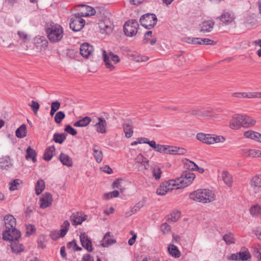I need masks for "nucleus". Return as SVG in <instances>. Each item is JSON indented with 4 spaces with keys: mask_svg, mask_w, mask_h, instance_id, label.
<instances>
[{
    "mask_svg": "<svg viewBox=\"0 0 261 261\" xmlns=\"http://www.w3.org/2000/svg\"><path fill=\"white\" fill-rule=\"evenodd\" d=\"M223 239L227 245L233 244L235 242L233 234L231 233L225 234L223 237Z\"/></svg>",
    "mask_w": 261,
    "mask_h": 261,
    "instance_id": "obj_39",
    "label": "nucleus"
},
{
    "mask_svg": "<svg viewBox=\"0 0 261 261\" xmlns=\"http://www.w3.org/2000/svg\"><path fill=\"white\" fill-rule=\"evenodd\" d=\"M35 43L37 47H40L41 49H45L48 44V41L44 36H37L35 37Z\"/></svg>",
    "mask_w": 261,
    "mask_h": 261,
    "instance_id": "obj_26",
    "label": "nucleus"
},
{
    "mask_svg": "<svg viewBox=\"0 0 261 261\" xmlns=\"http://www.w3.org/2000/svg\"><path fill=\"white\" fill-rule=\"evenodd\" d=\"M161 231L165 234L170 231L171 227L167 223H164L161 226Z\"/></svg>",
    "mask_w": 261,
    "mask_h": 261,
    "instance_id": "obj_52",
    "label": "nucleus"
},
{
    "mask_svg": "<svg viewBox=\"0 0 261 261\" xmlns=\"http://www.w3.org/2000/svg\"><path fill=\"white\" fill-rule=\"evenodd\" d=\"M242 127H250L254 126L256 121L253 118L247 115H242Z\"/></svg>",
    "mask_w": 261,
    "mask_h": 261,
    "instance_id": "obj_24",
    "label": "nucleus"
},
{
    "mask_svg": "<svg viewBox=\"0 0 261 261\" xmlns=\"http://www.w3.org/2000/svg\"><path fill=\"white\" fill-rule=\"evenodd\" d=\"M98 122H97L95 126L96 127V130L97 132L105 134L106 133V127L107 125V123L106 121L101 117H99L98 118Z\"/></svg>",
    "mask_w": 261,
    "mask_h": 261,
    "instance_id": "obj_23",
    "label": "nucleus"
},
{
    "mask_svg": "<svg viewBox=\"0 0 261 261\" xmlns=\"http://www.w3.org/2000/svg\"><path fill=\"white\" fill-rule=\"evenodd\" d=\"M112 31V29L111 26H109L108 24H106V25H105L104 29H103L101 33H106V34H109Z\"/></svg>",
    "mask_w": 261,
    "mask_h": 261,
    "instance_id": "obj_62",
    "label": "nucleus"
},
{
    "mask_svg": "<svg viewBox=\"0 0 261 261\" xmlns=\"http://www.w3.org/2000/svg\"><path fill=\"white\" fill-rule=\"evenodd\" d=\"M65 131L71 134L72 136H75L77 134L76 130L72 127L70 125H67L64 129Z\"/></svg>",
    "mask_w": 261,
    "mask_h": 261,
    "instance_id": "obj_50",
    "label": "nucleus"
},
{
    "mask_svg": "<svg viewBox=\"0 0 261 261\" xmlns=\"http://www.w3.org/2000/svg\"><path fill=\"white\" fill-rule=\"evenodd\" d=\"M185 166L187 170L192 171L196 170L198 168V166L193 162L187 160V162L185 163Z\"/></svg>",
    "mask_w": 261,
    "mask_h": 261,
    "instance_id": "obj_40",
    "label": "nucleus"
},
{
    "mask_svg": "<svg viewBox=\"0 0 261 261\" xmlns=\"http://www.w3.org/2000/svg\"><path fill=\"white\" fill-rule=\"evenodd\" d=\"M67 135L64 133H55L53 136V140L59 144H62L66 139Z\"/></svg>",
    "mask_w": 261,
    "mask_h": 261,
    "instance_id": "obj_37",
    "label": "nucleus"
},
{
    "mask_svg": "<svg viewBox=\"0 0 261 261\" xmlns=\"http://www.w3.org/2000/svg\"><path fill=\"white\" fill-rule=\"evenodd\" d=\"M45 189V182L42 179H39L35 185V193L39 195Z\"/></svg>",
    "mask_w": 261,
    "mask_h": 261,
    "instance_id": "obj_35",
    "label": "nucleus"
},
{
    "mask_svg": "<svg viewBox=\"0 0 261 261\" xmlns=\"http://www.w3.org/2000/svg\"><path fill=\"white\" fill-rule=\"evenodd\" d=\"M81 261H94L93 258L89 254L84 255Z\"/></svg>",
    "mask_w": 261,
    "mask_h": 261,
    "instance_id": "obj_64",
    "label": "nucleus"
},
{
    "mask_svg": "<svg viewBox=\"0 0 261 261\" xmlns=\"http://www.w3.org/2000/svg\"><path fill=\"white\" fill-rule=\"evenodd\" d=\"M116 242L115 239L110 232H107L105 235L101 245L104 247H108L109 246L115 244Z\"/></svg>",
    "mask_w": 261,
    "mask_h": 261,
    "instance_id": "obj_22",
    "label": "nucleus"
},
{
    "mask_svg": "<svg viewBox=\"0 0 261 261\" xmlns=\"http://www.w3.org/2000/svg\"><path fill=\"white\" fill-rule=\"evenodd\" d=\"M29 106L31 107V110L34 112V114L36 115L40 107L39 103L37 101L32 100L31 101V103L29 104Z\"/></svg>",
    "mask_w": 261,
    "mask_h": 261,
    "instance_id": "obj_43",
    "label": "nucleus"
},
{
    "mask_svg": "<svg viewBox=\"0 0 261 261\" xmlns=\"http://www.w3.org/2000/svg\"><path fill=\"white\" fill-rule=\"evenodd\" d=\"M102 56L106 68L110 71L114 70L115 68V65L120 62L119 57L112 51L107 53L103 50Z\"/></svg>",
    "mask_w": 261,
    "mask_h": 261,
    "instance_id": "obj_4",
    "label": "nucleus"
},
{
    "mask_svg": "<svg viewBox=\"0 0 261 261\" xmlns=\"http://www.w3.org/2000/svg\"><path fill=\"white\" fill-rule=\"evenodd\" d=\"M59 160L64 165L67 167H71L73 165V162L71 158L65 153H61Z\"/></svg>",
    "mask_w": 261,
    "mask_h": 261,
    "instance_id": "obj_29",
    "label": "nucleus"
},
{
    "mask_svg": "<svg viewBox=\"0 0 261 261\" xmlns=\"http://www.w3.org/2000/svg\"><path fill=\"white\" fill-rule=\"evenodd\" d=\"M181 189L176 179H171L162 183L156 190L158 195H164L168 192L174 189Z\"/></svg>",
    "mask_w": 261,
    "mask_h": 261,
    "instance_id": "obj_5",
    "label": "nucleus"
},
{
    "mask_svg": "<svg viewBox=\"0 0 261 261\" xmlns=\"http://www.w3.org/2000/svg\"><path fill=\"white\" fill-rule=\"evenodd\" d=\"M212 112L210 109L202 108L201 117H212Z\"/></svg>",
    "mask_w": 261,
    "mask_h": 261,
    "instance_id": "obj_51",
    "label": "nucleus"
},
{
    "mask_svg": "<svg viewBox=\"0 0 261 261\" xmlns=\"http://www.w3.org/2000/svg\"><path fill=\"white\" fill-rule=\"evenodd\" d=\"M253 253L257 258L258 261H261V246L257 245L254 248Z\"/></svg>",
    "mask_w": 261,
    "mask_h": 261,
    "instance_id": "obj_49",
    "label": "nucleus"
},
{
    "mask_svg": "<svg viewBox=\"0 0 261 261\" xmlns=\"http://www.w3.org/2000/svg\"><path fill=\"white\" fill-rule=\"evenodd\" d=\"M45 32L49 41L52 43L59 42L63 38V28L60 24L53 22L46 24Z\"/></svg>",
    "mask_w": 261,
    "mask_h": 261,
    "instance_id": "obj_1",
    "label": "nucleus"
},
{
    "mask_svg": "<svg viewBox=\"0 0 261 261\" xmlns=\"http://www.w3.org/2000/svg\"><path fill=\"white\" fill-rule=\"evenodd\" d=\"M166 148L167 145H161V144H157L156 146V148H155V150L156 151L161 152V153H166Z\"/></svg>",
    "mask_w": 261,
    "mask_h": 261,
    "instance_id": "obj_54",
    "label": "nucleus"
},
{
    "mask_svg": "<svg viewBox=\"0 0 261 261\" xmlns=\"http://www.w3.org/2000/svg\"><path fill=\"white\" fill-rule=\"evenodd\" d=\"M76 243L75 240H73L71 242H68L67 244V248L71 251H74V249L76 247Z\"/></svg>",
    "mask_w": 261,
    "mask_h": 261,
    "instance_id": "obj_58",
    "label": "nucleus"
},
{
    "mask_svg": "<svg viewBox=\"0 0 261 261\" xmlns=\"http://www.w3.org/2000/svg\"><path fill=\"white\" fill-rule=\"evenodd\" d=\"M174 155H184L187 153V150L183 147L175 146Z\"/></svg>",
    "mask_w": 261,
    "mask_h": 261,
    "instance_id": "obj_46",
    "label": "nucleus"
},
{
    "mask_svg": "<svg viewBox=\"0 0 261 261\" xmlns=\"http://www.w3.org/2000/svg\"><path fill=\"white\" fill-rule=\"evenodd\" d=\"M157 18L155 14L147 13L142 16L140 19L141 24L147 29H151L156 24Z\"/></svg>",
    "mask_w": 261,
    "mask_h": 261,
    "instance_id": "obj_7",
    "label": "nucleus"
},
{
    "mask_svg": "<svg viewBox=\"0 0 261 261\" xmlns=\"http://www.w3.org/2000/svg\"><path fill=\"white\" fill-rule=\"evenodd\" d=\"M261 98V92H248L247 98Z\"/></svg>",
    "mask_w": 261,
    "mask_h": 261,
    "instance_id": "obj_56",
    "label": "nucleus"
},
{
    "mask_svg": "<svg viewBox=\"0 0 261 261\" xmlns=\"http://www.w3.org/2000/svg\"><path fill=\"white\" fill-rule=\"evenodd\" d=\"M196 139L208 145L214 144L217 143H223L226 139L222 136H218L214 134H204L203 133H198L196 135Z\"/></svg>",
    "mask_w": 261,
    "mask_h": 261,
    "instance_id": "obj_3",
    "label": "nucleus"
},
{
    "mask_svg": "<svg viewBox=\"0 0 261 261\" xmlns=\"http://www.w3.org/2000/svg\"><path fill=\"white\" fill-rule=\"evenodd\" d=\"M169 253L175 258H178L180 256V252L177 247L173 244H170L168 247Z\"/></svg>",
    "mask_w": 261,
    "mask_h": 261,
    "instance_id": "obj_34",
    "label": "nucleus"
},
{
    "mask_svg": "<svg viewBox=\"0 0 261 261\" xmlns=\"http://www.w3.org/2000/svg\"><path fill=\"white\" fill-rule=\"evenodd\" d=\"M11 242V248L13 252L19 253L23 251V247L20 244L18 240H15Z\"/></svg>",
    "mask_w": 261,
    "mask_h": 261,
    "instance_id": "obj_30",
    "label": "nucleus"
},
{
    "mask_svg": "<svg viewBox=\"0 0 261 261\" xmlns=\"http://www.w3.org/2000/svg\"><path fill=\"white\" fill-rule=\"evenodd\" d=\"M6 229L14 228L16 227V221L11 215H6L4 218Z\"/></svg>",
    "mask_w": 261,
    "mask_h": 261,
    "instance_id": "obj_25",
    "label": "nucleus"
},
{
    "mask_svg": "<svg viewBox=\"0 0 261 261\" xmlns=\"http://www.w3.org/2000/svg\"><path fill=\"white\" fill-rule=\"evenodd\" d=\"M135 160L136 163L141 165L144 167L145 169H147L149 168V161L142 153H139L135 158Z\"/></svg>",
    "mask_w": 261,
    "mask_h": 261,
    "instance_id": "obj_27",
    "label": "nucleus"
},
{
    "mask_svg": "<svg viewBox=\"0 0 261 261\" xmlns=\"http://www.w3.org/2000/svg\"><path fill=\"white\" fill-rule=\"evenodd\" d=\"M55 154V148L54 146H51L45 150L43 155V159L45 161H49Z\"/></svg>",
    "mask_w": 261,
    "mask_h": 261,
    "instance_id": "obj_33",
    "label": "nucleus"
},
{
    "mask_svg": "<svg viewBox=\"0 0 261 261\" xmlns=\"http://www.w3.org/2000/svg\"><path fill=\"white\" fill-rule=\"evenodd\" d=\"M242 115L235 114L234 115L230 122L229 127L232 129L237 130L242 127Z\"/></svg>",
    "mask_w": 261,
    "mask_h": 261,
    "instance_id": "obj_14",
    "label": "nucleus"
},
{
    "mask_svg": "<svg viewBox=\"0 0 261 261\" xmlns=\"http://www.w3.org/2000/svg\"><path fill=\"white\" fill-rule=\"evenodd\" d=\"M180 216V213L179 212H177L175 214H172L171 217L170 218V220L172 222H176L177 221Z\"/></svg>",
    "mask_w": 261,
    "mask_h": 261,
    "instance_id": "obj_60",
    "label": "nucleus"
},
{
    "mask_svg": "<svg viewBox=\"0 0 261 261\" xmlns=\"http://www.w3.org/2000/svg\"><path fill=\"white\" fill-rule=\"evenodd\" d=\"M87 216L83 215L82 213H73L70 216V220L73 225H80L86 219Z\"/></svg>",
    "mask_w": 261,
    "mask_h": 261,
    "instance_id": "obj_18",
    "label": "nucleus"
},
{
    "mask_svg": "<svg viewBox=\"0 0 261 261\" xmlns=\"http://www.w3.org/2000/svg\"><path fill=\"white\" fill-rule=\"evenodd\" d=\"M190 199L199 202L206 203L215 199L214 193L208 189H198L189 195Z\"/></svg>",
    "mask_w": 261,
    "mask_h": 261,
    "instance_id": "obj_2",
    "label": "nucleus"
},
{
    "mask_svg": "<svg viewBox=\"0 0 261 261\" xmlns=\"http://www.w3.org/2000/svg\"><path fill=\"white\" fill-rule=\"evenodd\" d=\"M244 136L246 138L254 140L258 142H259L261 138V134L251 130L245 132Z\"/></svg>",
    "mask_w": 261,
    "mask_h": 261,
    "instance_id": "obj_28",
    "label": "nucleus"
},
{
    "mask_svg": "<svg viewBox=\"0 0 261 261\" xmlns=\"http://www.w3.org/2000/svg\"><path fill=\"white\" fill-rule=\"evenodd\" d=\"M249 152V156L255 158L259 157L260 154V152L257 150L251 149Z\"/></svg>",
    "mask_w": 261,
    "mask_h": 261,
    "instance_id": "obj_57",
    "label": "nucleus"
},
{
    "mask_svg": "<svg viewBox=\"0 0 261 261\" xmlns=\"http://www.w3.org/2000/svg\"><path fill=\"white\" fill-rule=\"evenodd\" d=\"M201 44L203 45H214L215 44V42L210 39L208 38H201Z\"/></svg>",
    "mask_w": 261,
    "mask_h": 261,
    "instance_id": "obj_55",
    "label": "nucleus"
},
{
    "mask_svg": "<svg viewBox=\"0 0 261 261\" xmlns=\"http://www.w3.org/2000/svg\"><path fill=\"white\" fill-rule=\"evenodd\" d=\"M39 201L40 207L43 209L49 207L52 203V195L49 193H45L42 195Z\"/></svg>",
    "mask_w": 261,
    "mask_h": 261,
    "instance_id": "obj_15",
    "label": "nucleus"
},
{
    "mask_svg": "<svg viewBox=\"0 0 261 261\" xmlns=\"http://www.w3.org/2000/svg\"><path fill=\"white\" fill-rule=\"evenodd\" d=\"M125 137L129 138L132 137L134 133L133 122L130 119L125 120L122 123Z\"/></svg>",
    "mask_w": 261,
    "mask_h": 261,
    "instance_id": "obj_12",
    "label": "nucleus"
},
{
    "mask_svg": "<svg viewBox=\"0 0 261 261\" xmlns=\"http://www.w3.org/2000/svg\"><path fill=\"white\" fill-rule=\"evenodd\" d=\"M93 151V155L95 161L100 163L102 162L103 158V153L100 148L97 145L94 144L92 147Z\"/></svg>",
    "mask_w": 261,
    "mask_h": 261,
    "instance_id": "obj_21",
    "label": "nucleus"
},
{
    "mask_svg": "<svg viewBox=\"0 0 261 261\" xmlns=\"http://www.w3.org/2000/svg\"><path fill=\"white\" fill-rule=\"evenodd\" d=\"M222 177L224 183L229 187L232 185L233 178L232 175L227 171H223Z\"/></svg>",
    "mask_w": 261,
    "mask_h": 261,
    "instance_id": "obj_32",
    "label": "nucleus"
},
{
    "mask_svg": "<svg viewBox=\"0 0 261 261\" xmlns=\"http://www.w3.org/2000/svg\"><path fill=\"white\" fill-rule=\"evenodd\" d=\"M27 125L24 124H22L16 130V136L19 138H23L26 136Z\"/></svg>",
    "mask_w": 261,
    "mask_h": 261,
    "instance_id": "obj_36",
    "label": "nucleus"
},
{
    "mask_svg": "<svg viewBox=\"0 0 261 261\" xmlns=\"http://www.w3.org/2000/svg\"><path fill=\"white\" fill-rule=\"evenodd\" d=\"M250 192L255 196L261 191V174L253 176L250 181Z\"/></svg>",
    "mask_w": 261,
    "mask_h": 261,
    "instance_id": "obj_10",
    "label": "nucleus"
},
{
    "mask_svg": "<svg viewBox=\"0 0 261 261\" xmlns=\"http://www.w3.org/2000/svg\"><path fill=\"white\" fill-rule=\"evenodd\" d=\"M251 214L253 216H257L261 213V208L258 205L252 206L250 210Z\"/></svg>",
    "mask_w": 261,
    "mask_h": 261,
    "instance_id": "obj_44",
    "label": "nucleus"
},
{
    "mask_svg": "<svg viewBox=\"0 0 261 261\" xmlns=\"http://www.w3.org/2000/svg\"><path fill=\"white\" fill-rule=\"evenodd\" d=\"M227 259L231 260H247L250 258V255L248 252H240L235 254H231L227 256Z\"/></svg>",
    "mask_w": 261,
    "mask_h": 261,
    "instance_id": "obj_16",
    "label": "nucleus"
},
{
    "mask_svg": "<svg viewBox=\"0 0 261 261\" xmlns=\"http://www.w3.org/2000/svg\"><path fill=\"white\" fill-rule=\"evenodd\" d=\"M27 231L26 234L28 236H30L33 234L36 231V228L34 225H28L26 227Z\"/></svg>",
    "mask_w": 261,
    "mask_h": 261,
    "instance_id": "obj_53",
    "label": "nucleus"
},
{
    "mask_svg": "<svg viewBox=\"0 0 261 261\" xmlns=\"http://www.w3.org/2000/svg\"><path fill=\"white\" fill-rule=\"evenodd\" d=\"M149 59L146 56H138L136 58V61L138 62H146Z\"/></svg>",
    "mask_w": 261,
    "mask_h": 261,
    "instance_id": "obj_63",
    "label": "nucleus"
},
{
    "mask_svg": "<svg viewBox=\"0 0 261 261\" xmlns=\"http://www.w3.org/2000/svg\"><path fill=\"white\" fill-rule=\"evenodd\" d=\"M22 181L20 179H15L13 180L12 181L10 182L9 185V190L11 191H13L14 190H16L18 189V186L20 185V184H22Z\"/></svg>",
    "mask_w": 261,
    "mask_h": 261,
    "instance_id": "obj_38",
    "label": "nucleus"
},
{
    "mask_svg": "<svg viewBox=\"0 0 261 261\" xmlns=\"http://www.w3.org/2000/svg\"><path fill=\"white\" fill-rule=\"evenodd\" d=\"M225 25L231 23L234 20V15L233 13L224 11L220 16L216 18Z\"/></svg>",
    "mask_w": 261,
    "mask_h": 261,
    "instance_id": "obj_13",
    "label": "nucleus"
},
{
    "mask_svg": "<svg viewBox=\"0 0 261 261\" xmlns=\"http://www.w3.org/2000/svg\"><path fill=\"white\" fill-rule=\"evenodd\" d=\"M93 51V47L87 43H83L80 47L81 55L85 58H88Z\"/></svg>",
    "mask_w": 261,
    "mask_h": 261,
    "instance_id": "obj_19",
    "label": "nucleus"
},
{
    "mask_svg": "<svg viewBox=\"0 0 261 261\" xmlns=\"http://www.w3.org/2000/svg\"><path fill=\"white\" fill-rule=\"evenodd\" d=\"M61 103L58 101H53L51 103V109L56 111L58 110L60 107Z\"/></svg>",
    "mask_w": 261,
    "mask_h": 261,
    "instance_id": "obj_59",
    "label": "nucleus"
},
{
    "mask_svg": "<svg viewBox=\"0 0 261 261\" xmlns=\"http://www.w3.org/2000/svg\"><path fill=\"white\" fill-rule=\"evenodd\" d=\"M86 6V13H85V15H83V16H92L94 15L95 14V10L89 6Z\"/></svg>",
    "mask_w": 261,
    "mask_h": 261,
    "instance_id": "obj_48",
    "label": "nucleus"
},
{
    "mask_svg": "<svg viewBox=\"0 0 261 261\" xmlns=\"http://www.w3.org/2000/svg\"><path fill=\"white\" fill-rule=\"evenodd\" d=\"M195 178V175L190 170L183 171L181 176L176 179L180 188H185L190 185Z\"/></svg>",
    "mask_w": 261,
    "mask_h": 261,
    "instance_id": "obj_6",
    "label": "nucleus"
},
{
    "mask_svg": "<svg viewBox=\"0 0 261 261\" xmlns=\"http://www.w3.org/2000/svg\"><path fill=\"white\" fill-rule=\"evenodd\" d=\"M80 241L82 246L87 251L91 252L92 251V242L90 239L88 237L86 233H82L80 235Z\"/></svg>",
    "mask_w": 261,
    "mask_h": 261,
    "instance_id": "obj_17",
    "label": "nucleus"
},
{
    "mask_svg": "<svg viewBox=\"0 0 261 261\" xmlns=\"http://www.w3.org/2000/svg\"><path fill=\"white\" fill-rule=\"evenodd\" d=\"M175 148L174 146L167 145L166 153L174 155L175 148Z\"/></svg>",
    "mask_w": 261,
    "mask_h": 261,
    "instance_id": "obj_61",
    "label": "nucleus"
},
{
    "mask_svg": "<svg viewBox=\"0 0 261 261\" xmlns=\"http://www.w3.org/2000/svg\"><path fill=\"white\" fill-rule=\"evenodd\" d=\"M152 173L153 177L158 180L160 178L162 172L159 167L155 166L152 168Z\"/></svg>",
    "mask_w": 261,
    "mask_h": 261,
    "instance_id": "obj_42",
    "label": "nucleus"
},
{
    "mask_svg": "<svg viewBox=\"0 0 261 261\" xmlns=\"http://www.w3.org/2000/svg\"><path fill=\"white\" fill-rule=\"evenodd\" d=\"M79 121L81 124V127H84L87 126L90 123L91 119L90 117L86 116Z\"/></svg>",
    "mask_w": 261,
    "mask_h": 261,
    "instance_id": "obj_47",
    "label": "nucleus"
},
{
    "mask_svg": "<svg viewBox=\"0 0 261 261\" xmlns=\"http://www.w3.org/2000/svg\"><path fill=\"white\" fill-rule=\"evenodd\" d=\"M202 107H197L195 109L191 110L189 112V113L192 115L197 117H201L202 116Z\"/></svg>",
    "mask_w": 261,
    "mask_h": 261,
    "instance_id": "obj_45",
    "label": "nucleus"
},
{
    "mask_svg": "<svg viewBox=\"0 0 261 261\" xmlns=\"http://www.w3.org/2000/svg\"><path fill=\"white\" fill-rule=\"evenodd\" d=\"M124 32L127 36L132 37L136 35L139 28L138 22L136 20H129L123 26Z\"/></svg>",
    "mask_w": 261,
    "mask_h": 261,
    "instance_id": "obj_8",
    "label": "nucleus"
},
{
    "mask_svg": "<svg viewBox=\"0 0 261 261\" xmlns=\"http://www.w3.org/2000/svg\"><path fill=\"white\" fill-rule=\"evenodd\" d=\"M85 20L80 16L75 15L70 19V28L74 32L80 31L84 27Z\"/></svg>",
    "mask_w": 261,
    "mask_h": 261,
    "instance_id": "obj_11",
    "label": "nucleus"
},
{
    "mask_svg": "<svg viewBox=\"0 0 261 261\" xmlns=\"http://www.w3.org/2000/svg\"><path fill=\"white\" fill-rule=\"evenodd\" d=\"M20 236V232L16 229L15 227L12 229H6L3 231V239L5 241H9L10 242L15 240H18Z\"/></svg>",
    "mask_w": 261,
    "mask_h": 261,
    "instance_id": "obj_9",
    "label": "nucleus"
},
{
    "mask_svg": "<svg viewBox=\"0 0 261 261\" xmlns=\"http://www.w3.org/2000/svg\"><path fill=\"white\" fill-rule=\"evenodd\" d=\"M215 24L213 20L203 21L199 25V31L201 33H208L212 31Z\"/></svg>",
    "mask_w": 261,
    "mask_h": 261,
    "instance_id": "obj_20",
    "label": "nucleus"
},
{
    "mask_svg": "<svg viewBox=\"0 0 261 261\" xmlns=\"http://www.w3.org/2000/svg\"><path fill=\"white\" fill-rule=\"evenodd\" d=\"M36 151L31 147H28L26 150L25 159L27 160H32L34 163L37 161Z\"/></svg>",
    "mask_w": 261,
    "mask_h": 261,
    "instance_id": "obj_31",
    "label": "nucleus"
},
{
    "mask_svg": "<svg viewBox=\"0 0 261 261\" xmlns=\"http://www.w3.org/2000/svg\"><path fill=\"white\" fill-rule=\"evenodd\" d=\"M65 117V113L62 111L58 112L55 116V121L57 124H60Z\"/></svg>",
    "mask_w": 261,
    "mask_h": 261,
    "instance_id": "obj_41",
    "label": "nucleus"
}]
</instances>
